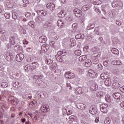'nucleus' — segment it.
<instances>
[{
	"label": "nucleus",
	"mask_w": 124,
	"mask_h": 124,
	"mask_svg": "<svg viewBox=\"0 0 124 124\" xmlns=\"http://www.w3.org/2000/svg\"><path fill=\"white\" fill-rule=\"evenodd\" d=\"M14 57H15V54H14V52H13V51H12L7 52L5 56V58H6V60L8 62H10L11 61H13V59H14Z\"/></svg>",
	"instance_id": "obj_1"
},
{
	"label": "nucleus",
	"mask_w": 124,
	"mask_h": 124,
	"mask_svg": "<svg viewBox=\"0 0 124 124\" xmlns=\"http://www.w3.org/2000/svg\"><path fill=\"white\" fill-rule=\"evenodd\" d=\"M107 107H108V105L107 104H103L100 106V108L101 112L102 113H107Z\"/></svg>",
	"instance_id": "obj_2"
},
{
	"label": "nucleus",
	"mask_w": 124,
	"mask_h": 124,
	"mask_svg": "<svg viewBox=\"0 0 124 124\" xmlns=\"http://www.w3.org/2000/svg\"><path fill=\"white\" fill-rule=\"evenodd\" d=\"M24 58H25L24 54L22 53L17 54L16 55V61L18 62H22V61H23V60L24 59Z\"/></svg>",
	"instance_id": "obj_3"
},
{
	"label": "nucleus",
	"mask_w": 124,
	"mask_h": 124,
	"mask_svg": "<svg viewBox=\"0 0 124 124\" xmlns=\"http://www.w3.org/2000/svg\"><path fill=\"white\" fill-rule=\"evenodd\" d=\"M49 48H50V46H49V45H46V44L43 45L41 47L42 51H43L44 53H46V52H47Z\"/></svg>",
	"instance_id": "obj_4"
},
{
	"label": "nucleus",
	"mask_w": 124,
	"mask_h": 124,
	"mask_svg": "<svg viewBox=\"0 0 124 124\" xmlns=\"http://www.w3.org/2000/svg\"><path fill=\"white\" fill-rule=\"evenodd\" d=\"M41 110L42 112H43L44 113H46L49 111L50 109L49 108V106L44 105L41 106Z\"/></svg>",
	"instance_id": "obj_5"
},
{
	"label": "nucleus",
	"mask_w": 124,
	"mask_h": 124,
	"mask_svg": "<svg viewBox=\"0 0 124 124\" xmlns=\"http://www.w3.org/2000/svg\"><path fill=\"white\" fill-rule=\"evenodd\" d=\"M17 34L14 33L13 36L10 37V42L11 44L15 45V38L17 37Z\"/></svg>",
	"instance_id": "obj_6"
},
{
	"label": "nucleus",
	"mask_w": 124,
	"mask_h": 124,
	"mask_svg": "<svg viewBox=\"0 0 124 124\" xmlns=\"http://www.w3.org/2000/svg\"><path fill=\"white\" fill-rule=\"evenodd\" d=\"M36 12L39 16H42V17H44V16H46V15H47V11L37 10Z\"/></svg>",
	"instance_id": "obj_7"
},
{
	"label": "nucleus",
	"mask_w": 124,
	"mask_h": 124,
	"mask_svg": "<svg viewBox=\"0 0 124 124\" xmlns=\"http://www.w3.org/2000/svg\"><path fill=\"white\" fill-rule=\"evenodd\" d=\"M121 93H114L112 94V97L115 100H120L121 99Z\"/></svg>",
	"instance_id": "obj_8"
},
{
	"label": "nucleus",
	"mask_w": 124,
	"mask_h": 124,
	"mask_svg": "<svg viewBox=\"0 0 124 124\" xmlns=\"http://www.w3.org/2000/svg\"><path fill=\"white\" fill-rule=\"evenodd\" d=\"M89 113L92 115H95L97 113V109L93 107H91L89 109Z\"/></svg>",
	"instance_id": "obj_9"
},
{
	"label": "nucleus",
	"mask_w": 124,
	"mask_h": 124,
	"mask_svg": "<svg viewBox=\"0 0 124 124\" xmlns=\"http://www.w3.org/2000/svg\"><path fill=\"white\" fill-rule=\"evenodd\" d=\"M67 51L65 49H63L62 51H59L57 53V55H58V56H61V57H64V56H66V55H67Z\"/></svg>",
	"instance_id": "obj_10"
},
{
	"label": "nucleus",
	"mask_w": 124,
	"mask_h": 124,
	"mask_svg": "<svg viewBox=\"0 0 124 124\" xmlns=\"http://www.w3.org/2000/svg\"><path fill=\"white\" fill-rule=\"evenodd\" d=\"M105 85L107 86V87L111 86V85H112V79H110L109 78L105 79Z\"/></svg>",
	"instance_id": "obj_11"
},
{
	"label": "nucleus",
	"mask_w": 124,
	"mask_h": 124,
	"mask_svg": "<svg viewBox=\"0 0 124 124\" xmlns=\"http://www.w3.org/2000/svg\"><path fill=\"white\" fill-rule=\"evenodd\" d=\"M55 4L53 3H48L46 5V7L47 8H50V10H55Z\"/></svg>",
	"instance_id": "obj_12"
},
{
	"label": "nucleus",
	"mask_w": 124,
	"mask_h": 124,
	"mask_svg": "<svg viewBox=\"0 0 124 124\" xmlns=\"http://www.w3.org/2000/svg\"><path fill=\"white\" fill-rule=\"evenodd\" d=\"M39 41L40 43H45L47 41V38L44 36L40 37Z\"/></svg>",
	"instance_id": "obj_13"
},
{
	"label": "nucleus",
	"mask_w": 124,
	"mask_h": 124,
	"mask_svg": "<svg viewBox=\"0 0 124 124\" xmlns=\"http://www.w3.org/2000/svg\"><path fill=\"white\" fill-rule=\"evenodd\" d=\"M91 61V63H93V64H97L99 62L98 59L95 57H92Z\"/></svg>",
	"instance_id": "obj_14"
},
{
	"label": "nucleus",
	"mask_w": 124,
	"mask_h": 124,
	"mask_svg": "<svg viewBox=\"0 0 124 124\" xmlns=\"http://www.w3.org/2000/svg\"><path fill=\"white\" fill-rule=\"evenodd\" d=\"M92 65V61L91 60L89 59H87L85 61L84 66L86 67H90V66Z\"/></svg>",
	"instance_id": "obj_15"
},
{
	"label": "nucleus",
	"mask_w": 124,
	"mask_h": 124,
	"mask_svg": "<svg viewBox=\"0 0 124 124\" xmlns=\"http://www.w3.org/2000/svg\"><path fill=\"white\" fill-rule=\"evenodd\" d=\"M91 91H97L98 90V86L96 84H93L90 86Z\"/></svg>",
	"instance_id": "obj_16"
},
{
	"label": "nucleus",
	"mask_w": 124,
	"mask_h": 124,
	"mask_svg": "<svg viewBox=\"0 0 124 124\" xmlns=\"http://www.w3.org/2000/svg\"><path fill=\"white\" fill-rule=\"evenodd\" d=\"M57 25L59 28H63L64 27V23L62 20H58Z\"/></svg>",
	"instance_id": "obj_17"
},
{
	"label": "nucleus",
	"mask_w": 124,
	"mask_h": 124,
	"mask_svg": "<svg viewBox=\"0 0 124 124\" xmlns=\"http://www.w3.org/2000/svg\"><path fill=\"white\" fill-rule=\"evenodd\" d=\"M76 39H81L83 40L85 38V35L83 34H78L75 36Z\"/></svg>",
	"instance_id": "obj_18"
},
{
	"label": "nucleus",
	"mask_w": 124,
	"mask_h": 124,
	"mask_svg": "<svg viewBox=\"0 0 124 124\" xmlns=\"http://www.w3.org/2000/svg\"><path fill=\"white\" fill-rule=\"evenodd\" d=\"M108 75L107 73H103V74L100 75V78H101L103 80H106V79H108Z\"/></svg>",
	"instance_id": "obj_19"
},
{
	"label": "nucleus",
	"mask_w": 124,
	"mask_h": 124,
	"mask_svg": "<svg viewBox=\"0 0 124 124\" xmlns=\"http://www.w3.org/2000/svg\"><path fill=\"white\" fill-rule=\"evenodd\" d=\"M121 87V84H119L118 82H114L112 84V88L113 89H116L118 90Z\"/></svg>",
	"instance_id": "obj_20"
},
{
	"label": "nucleus",
	"mask_w": 124,
	"mask_h": 124,
	"mask_svg": "<svg viewBox=\"0 0 124 124\" xmlns=\"http://www.w3.org/2000/svg\"><path fill=\"white\" fill-rule=\"evenodd\" d=\"M78 108L80 110H85L86 109V105L83 103H80L78 104Z\"/></svg>",
	"instance_id": "obj_21"
},
{
	"label": "nucleus",
	"mask_w": 124,
	"mask_h": 124,
	"mask_svg": "<svg viewBox=\"0 0 124 124\" xmlns=\"http://www.w3.org/2000/svg\"><path fill=\"white\" fill-rule=\"evenodd\" d=\"M111 51V52L114 55H119L120 54V51H119V50H118L117 48H112Z\"/></svg>",
	"instance_id": "obj_22"
},
{
	"label": "nucleus",
	"mask_w": 124,
	"mask_h": 124,
	"mask_svg": "<svg viewBox=\"0 0 124 124\" xmlns=\"http://www.w3.org/2000/svg\"><path fill=\"white\" fill-rule=\"evenodd\" d=\"M94 28H95V25L93 23H90L87 26V30H93Z\"/></svg>",
	"instance_id": "obj_23"
},
{
	"label": "nucleus",
	"mask_w": 124,
	"mask_h": 124,
	"mask_svg": "<svg viewBox=\"0 0 124 124\" xmlns=\"http://www.w3.org/2000/svg\"><path fill=\"white\" fill-rule=\"evenodd\" d=\"M76 92L78 93V94H81L83 93V88L82 87H78L76 89Z\"/></svg>",
	"instance_id": "obj_24"
},
{
	"label": "nucleus",
	"mask_w": 124,
	"mask_h": 124,
	"mask_svg": "<svg viewBox=\"0 0 124 124\" xmlns=\"http://www.w3.org/2000/svg\"><path fill=\"white\" fill-rule=\"evenodd\" d=\"M55 58L58 62H62L63 59H62V56L59 55V54L56 55L55 56Z\"/></svg>",
	"instance_id": "obj_25"
},
{
	"label": "nucleus",
	"mask_w": 124,
	"mask_h": 124,
	"mask_svg": "<svg viewBox=\"0 0 124 124\" xmlns=\"http://www.w3.org/2000/svg\"><path fill=\"white\" fill-rule=\"evenodd\" d=\"M89 75V76H91V77H94V74H95V73L93 70H89L88 71Z\"/></svg>",
	"instance_id": "obj_26"
},
{
	"label": "nucleus",
	"mask_w": 124,
	"mask_h": 124,
	"mask_svg": "<svg viewBox=\"0 0 124 124\" xmlns=\"http://www.w3.org/2000/svg\"><path fill=\"white\" fill-rule=\"evenodd\" d=\"M18 13H17L16 12L13 13V14H12V18L14 20H17V19L18 18Z\"/></svg>",
	"instance_id": "obj_27"
},
{
	"label": "nucleus",
	"mask_w": 124,
	"mask_h": 124,
	"mask_svg": "<svg viewBox=\"0 0 124 124\" xmlns=\"http://www.w3.org/2000/svg\"><path fill=\"white\" fill-rule=\"evenodd\" d=\"M32 64L33 69H36V67H38V66H39V65L37 62H32Z\"/></svg>",
	"instance_id": "obj_28"
},
{
	"label": "nucleus",
	"mask_w": 124,
	"mask_h": 124,
	"mask_svg": "<svg viewBox=\"0 0 124 124\" xmlns=\"http://www.w3.org/2000/svg\"><path fill=\"white\" fill-rule=\"evenodd\" d=\"M91 34H97V35H99V32H98V28H95L94 29V31L93 32H91Z\"/></svg>",
	"instance_id": "obj_29"
},
{
	"label": "nucleus",
	"mask_w": 124,
	"mask_h": 124,
	"mask_svg": "<svg viewBox=\"0 0 124 124\" xmlns=\"http://www.w3.org/2000/svg\"><path fill=\"white\" fill-rule=\"evenodd\" d=\"M87 56L86 55H82L79 58V60H81V62H84L85 60H87Z\"/></svg>",
	"instance_id": "obj_30"
},
{
	"label": "nucleus",
	"mask_w": 124,
	"mask_h": 124,
	"mask_svg": "<svg viewBox=\"0 0 124 124\" xmlns=\"http://www.w3.org/2000/svg\"><path fill=\"white\" fill-rule=\"evenodd\" d=\"M105 100L107 102H111V101H112V99H111V96H110V95H106Z\"/></svg>",
	"instance_id": "obj_31"
},
{
	"label": "nucleus",
	"mask_w": 124,
	"mask_h": 124,
	"mask_svg": "<svg viewBox=\"0 0 124 124\" xmlns=\"http://www.w3.org/2000/svg\"><path fill=\"white\" fill-rule=\"evenodd\" d=\"M74 54L76 56H81V54H82V51H81V50H76V51H75Z\"/></svg>",
	"instance_id": "obj_32"
},
{
	"label": "nucleus",
	"mask_w": 124,
	"mask_h": 124,
	"mask_svg": "<svg viewBox=\"0 0 124 124\" xmlns=\"http://www.w3.org/2000/svg\"><path fill=\"white\" fill-rule=\"evenodd\" d=\"M14 49L16 50L17 51H19V52H21L22 51V47L20 46L19 45L15 46L14 47Z\"/></svg>",
	"instance_id": "obj_33"
},
{
	"label": "nucleus",
	"mask_w": 124,
	"mask_h": 124,
	"mask_svg": "<svg viewBox=\"0 0 124 124\" xmlns=\"http://www.w3.org/2000/svg\"><path fill=\"white\" fill-rule=\"evenodd\" d=\"M75 78V74L70 72L68 79H74Z\"/></svg>",
	"instance_id": "obj_34"
},
{
	"label": "nucleus",
	"mask_w": 124,
	"mask_h": 124,
	"mask_svg": "<svg viewBox=\"0 0 124 124\" xmlns=\"http://www.w3.org/2000/svg\"><path fill=\"white\" fill-rule=\"evenodd\" d=\"M59 15L61 16L60 17L63 18V17H65V15H66V13H65V12L61 11L59 13Z\"/></svg>",
	"instance_id": "obj_35"
},
{
	"label": "nucleus",
	"mask_w": 124,
	"mask_h": 124,
	"mask_svg": "<svg viewBox=\"0 0 124 124\" xmlns=\"http://www.w3.org/2000/svg\"><path fill=\"white\" fill-rule=\"evenodd\" d=\"M52 26V24L49 22H46V24H45L44 27V28L50 29V27Z\"/></svg>",
	"instance_id": "obj_36"
},
{
	"label": "nucleus",
	"mask_w": 124,
	"mask_h": 124,
	"mask_svg": "<svg viewBox=\"0 0 124 124\" xmlns=\"http://www.w3.org/2000/svg\"><path fill=\"white\" fill-rule=\"evenodd\" d=\"M65 19H66V20L68 22H72V21H73V20H74V19L73 18V17L72 16L66 17Z\"/></svg>",
	"instance_id": "obj_37"
},
{
	"label": "nucleus",
	"mask_w": 124,
	"mask_h": 124,
	"mask_svg": "<svg viewBox=\"0 0 124 124\" xmlns=\"http://www.w3.org/2000/svg\"><path fill=\"white\" fill-rule=\"evenodd\" d=\"M53 62V60L50 59H46V64H52Z\"/></svg>",
	"instance_id": "obj_38"
},
{
	"label": "nucleus",
	"mask_w": 124,
	"mask_h": 124,
	"mask_svg": "<svg viewBox=\"0 0 124 124\" xmlns=\"http://www.w3.org/2000/svg\"><path fill=\"white\" fill-rule=\"evenodd\" d=\"M1 86L2 88H7V87H8V84L7 82H2Z\"/></svg>",
	"instance_id": "obj_39"
},
{
	"label": "nucleus",
	"mask_w": 124,
	"mask_h": 124,
	"mask_svg": "<svg viewBox=\"0 0 124 124\" xmlns=\"http://www.w3.org/2000/svg\"><path fill=\"white\" fill-rule=\"evenodd\" d=\"M88 9H89V7L87 5H84L82 7V10H83V11H87Z\"/></svg>",
	"instance_id": "obj_40"
},
{
	"label": "nucleus",
	"mask_w": 124,
	"mask_h": 124,
	"mask_svg": "<svg viewBox=\"0 0 124 124\" xmlns=\"http://www.w3.org/2000/svg\"><path fill=\"white\" fill-rule=\"evenodd\" d=\"M0 38L1 41H5V40H6V37H5V35H3V34L0 36Z\"/></svg>",
	"instance_id": "obj_41"
},
{
	"label": "nucleus",
	"mask_w": 124,
	"mask_h": 124,
	"mask_svg": "<svg viewBox=\"0 0 124 124\" xmlns=\"http://www.w3.org/2000/svg\"><path fill=\"white\" fill-rule=\"evenodd\" d=\"M70 42L71 44H73V46H75L76 45V41L74 39H71Z\"/></svg>",
	"instance_id": "obj_42"
},
{
	"label": "nucleus",
	"mask_w": 124,
	"mask_h": 124,
	"mask_svg": "<svg viewBox=\"0 0 124 124\" xmlns=\"http://www.w3.org/2000/svg\"><path fill=\"white\" fill-rule=\"evenodd\" d=\"M97 96L98 97H103V93L101 92H98L97 93Z\"/></svg>",
	"instance_id": "obj_43"
},
{
	"label": "nucleus",
	"mask_w": 124,
	"mask_h": 124,
	"mask_svg": "<svg viewBox=\"0 0 124 124\" xmlns=\"http://www.w3.org/2000/svg\"><path fill=\"white\" fill-rule=\"evenodd\" d=\"M4 16L6 19H9V18H10V13H5Z\"/></svg>",
	"instance_id": "obj_44"
},
{
	"label": "nucleus",
	"mask_w": 124,
	"mask_h": 124,
	"mask_svg": "<svg viewBox=\"0 0 124 124\" xmlns=\"http://www.w3.org/2000/svg\"><path fill=\"white\" fill-rule=\"evenodd\" d=\"M28 25L30 27H31V28H34V22H33L32 21H30L29 22Z\"/></svg>",
	"instance_id": "obj_45"
},
{
	"label": "nucleus",
	"mask_w": 124,
	"mask_h": 124,
	"mask_svg": "<svg viewBox=\"0 0 124 124\" xmlns=\"http://www.w3.org/2000/svg\"><path fill=\"white\" fill-rule=\"evenodd\" d=\"M99 57H100V54H98V53H94L93 54V56H92V58H99Z\"/></svg>",
	"instance_id": "obj_46"
},
{
	"label": "nucleus",
	"mask_w": 124,
	"mask_h": 124,
	"mask_svg": "<svg viewBox=\"0 0 124 124\" xmlns=\"http://www.w3.org/2000/svg\"><path fill=\"white\" fill-rule=\"evenodd\" d=\"M30 69H31V66L29 65H26L25 67V70L26 71H28V70L29 71Z\"/></svg>",
	"instance_id": "obj_47"
},
{
	"label": "nucleus",
	"mask_w": 124,
	"mask_h": 124,
	"mask_svg": "<svg viewBox=\"0 0 124 124\" xmlns=\"http://www.w3.org/2000/svg\"><path fill=\"white\" fill-rule=\"evenodd\" d=\"M97 66H98V69L99 70H102V69H103V66H102L101 64H98L97 65Z\"/></svg>",
	"instance_id": "obj_48"
},
{
	"label": "nucleus",
	"mask_w": 124,
	"mask_h": 124,
	"mask_svg": "<svg viewBox=\"0 0 124 124\" xmlns=\"http://www.w3.org/2000/svg\"><path fill=\"white\" fill-rule=\"evenodd\" d=\"M110 123H111V121H110V119H109V118H107L105 120V124H110Z\"/></svg>",
	"instance_id": "obj_49"
},
{
	"label": "nucleus",
	"mask_w": 124,
	"mask_h": 124,
	"mask_svg": "<svg viewBox=\"0 0 124 124\" xmlns=\"http://www.w3.org/2000/svg\"><path fill=\"white\" fill-rule=\"evenodd\" d=\"M103 65H104V66H108V65H109L108 60H106V61L103 62Z\"/></svg>",
	"instance_id": "obj_50"
},
{
	"label": "nucleus",
	"mask_w": 124,
	"mask_h": 124,
	"mask_svg": "<svg viewBox=\"0 0 124 124\" xmlns=\"http://www.w3.org/2000/svg\"><path fill=\"white\" fill-rule=\"evenodd\" d=\"M73 28H74V29H77L78 28V23H75L72 25Z\"/></svg>",
	"instance_id": "obj_51"
},
{
	"label": "nucleus",
	"mask_w": 124,
	"mask_h": 124,
	"mask_svg": "<svg viewBox=\"0 0 124 124\" xmlns=\"http://www.w3.org/2000/svg\"><path fill=\"white\" fill-rule=\"evenodd\" d=\"M49 44L51 46V47H53V48H55L56 47V46H55V42L54 41L51 42Z\"/></svg>",
	"instance_id": "obj_52"
},
{
	"label": "nucleus",
	"mask_w": 124,
	"mask_h": 124,
	"mask_svg": "<svg viewBox=\"0 0 124 124\" xmlns=\"http://www.w3.org/2000/svg\"><path fill=\"white\" fill-rule=\"evenodd\" d=\"M92 52H97V51H98V48L96 47H94L92 49Z\"/></svg>",
	"instance_id": "obj_53"
},
{
	"label": "nucleus",
	"mask_w": 124,
	"mask_h": 124,
	"mask_svg": "<svg viewBox=\"0 0 124 124\" xmlns=\"http://www.w3.org/2000/svg\"><path fill=\"white\" fill-rule=\"evenodd\" d=\"M69 73H70V72H67L64 74L65 77L66 78H67V79H68V78L69 77Z\"/></svg>",
	"instance_id": "obj_54"
},
{
	"label": "nucleus",
	"mask_w": 124,
	"mask_h": 124,
	"mask_svg": "<svg viewBox=\"0 0 124 124\" xmlns=\"http://www.w3.org/2000/svg\"><path fill=\"white\" fill-rule=\"evenodd\" d=\"M115 62L116 65H122V63L120 61H116Z\"/></svg>",
	"instance_id": "obj_55"
},
{
	"label": "nucleus",
	"mask_w": 124,
	"mask_h": 124,
	"mask_svg": "<svg viewBox=\"0 0 124 124\" xmlns=\"http://www.w3.org/2000/svg\"><path fill=\"white\" fill-rule=\"evenodd\" d=\"M116 24H117L118 26H121L122 25V22L120 20H117L116 21Z\"/></svg>",
	"instance_id": "obj_56"
},
{
	"label": "nucleus",
	"mask_w": 124,
	"mask_h": 124,
	"mask_svg": "<svg viewBox=\"0 0 124 124\" xmlns=\"http://www.w3.org/2000/svg\"><path fill=\"white\" fill-rule=\"evenodd\" d=\"M95 10L96 11V12L97 13H98L99 14L101 13V11H100V10H99V9H98V8H95Z\"/></svg>",
	"instance_id": "obj_57"
},
{
	"label": "nucleus",
	"mask_w": 124,
	"mask_h": 124,
	"mask_svg": "<svg viewBox=\"0 0 124 124\" xmlns=\"http://www.w3.org/2000/svg\"><path fill=\"white\" fill-rule=\"evenodd\" d=\"M75 16H76V17H77L78 18H80V17H81V16H82V14H76L75 13Z\"/></svg>",
	"instance_id": "obj_58"
},
{
	"label": "nucleus",
	"mask_w": 124,
	"mask_h": 124,
	"mask_svg": "<svg viewBox=\"0 0 124 124\" xmlns=\"http://www.w3.org/2000/svg\"><path fill=\"white\" fill-rule=\"evenodd\" d=\"M13 86L15 88H18L17 86H19V83L18 82H15V83L13 84Z\"/></svg>",
	"instance_id": "obj_59"
},
{
	"label": "nucleus",
	"mask_w": 124,
	"mask_h": 124,
	"mask_svg": "<svg viewBox=\"0 0 124 124\" xmlns=\"http://www.w3.org/2000/svg\"><path fill=\"white\" fill-rule=\"evenodd\" d=\"M111 5L112 7H116L117 6V4L116 3V2H113L111 3Z\"/></svg>",
	"instance_id": "obj_60"
},
{
	"label": "nucleus",
	"mask_w": 124,
	"mask_h": 124,
	"mask_svg": "<svg viewBox=\"0 0 124 124\" xmlns=\"http://www.w3.org/2000/svg\"><path fill=\"white\" fill-rule=\"evenodd\" d=\"M11 44H7L6 46H7V49H10V48H11Z\"/></svg>",
	"instance_id": "obj_61"
},
{
	"label": "nucleus",
	"mask_w": 124,
	"mask_h": 124,
	"mask_svg": "<svg viewBox=\"0 0 124 124\" xmlns=\"http://www.w3.org/2000/svg\"><path fill=\"white\" fill-rule=\"evenodd\" d=\"M120 105L122 108H123V109H124V101L121 103Z\"/></svg>",
	"instance_id": "obj_62"
},
{
	"label": "nucleus",
	"mask_w": 124,
	"mask_h": 124,
	"mask_svg": "<svg viewBox=\"0 0 124 124\" xmlns=\"http://www.w3.org/2000/svg\"><path fill=\"white\" fill-rule=\"evenodd\" d=\"M25 16L26 17H27V18H29V17H31V13H27V14H26Z\"/></svg>",
	"instance_id": "obj_63"
},
{
	"label": "nucleus",
	"mask_w": 124,
	"mask_h": 124,
	"mask_svg": "<svg viewBox=\"0 0 124 124\" xmlns=\"http://www.w3.org/2000/svg\"><path fill=\"white\" fill-rule=\"evenodd\" d=\"M21 121L22 123H25L26 122V118L22 117L21 119Z\"/></svg>",
	"instance_id": "obj_64"
}]
</instances>
